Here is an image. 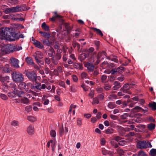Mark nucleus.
I'll use <instances>...</instances> for the list:
<instances>
[{"instance_id":"f257e3e1","label":"nucleus","mask_w":156,"mask_h":156,"mask_svg":"<svg viewBox=\"0 0 156 156\" xmlns=\"http://www.w3.org/2000/svg\"><path fill=\"white\" fill-rule=\"evenodd\" d=\"M6 31L5 33V40L13 41L18 39V34L15 33H11L10 32L11 29L7 27H5Z\"/></svg>"},{"instance_id":"f03ea898","label":"nucleus","mask_w":156,"mask_h":156,"mask_svg":"<svg viewBox=\"0 0 156 156\" xmlns=\"http://www.w3.org/2000/svg\"><path fill=\"white\" fill-rule=\"evenodd\" d=\"M96 60H95L94 55L91 56L89 62L84 63V65L86 67L89 72H91L93 71L94 69V65H97L96 64Z\"/></svg>"},{"instance_id":"7ed1b4c3","label":"nucleus","mask_w":156,"mask_h":156,"mask_svg":"<svg viewBox=\"0 0 156 156\" xmlns=\"http://www.w3.org/2000/svg\"><path fill=\"white\" fill-rule=\"evenodd\" d=\"M12 75L13 80L16 82H21L24 80L23 75L19 72H14L12 73Z\"/></svg>"},{"instance_id":"20e7f679","label":"nucleus","mask_w":156,"mask_h":156,"mask_svg":"<svg viewBox=\"0 0 156 156\" xmlns=\"http://www.w3.org/2000/svg\"><path fill=\"white\" fill-rule=\"evenodd\" d=\"M25 74L30 80L34 82L35 81L36 74L33 71H25Z\"/></svg>"},{"instance_id":"39448f33","label":"nucleus","mask_w":156,"mask_h":156,"mask_svg":"<svg viewBox=\"0 0 156 156\" xmlns=\"http://www.w3.org/2000/svg\"><path fill=\"white\" fill-rule=\"evenodd\" d=\"M13 45L8 44L5 45L2 47L1 50L6 54H9L13 52Z\"/></svg>"},{"instance_id":"423d86ee","label":"nucleus","mask_w":156,"mask_h":156,"mask_svg":"<svg viewBox=\"0 0 156 156\" xmlns=\"http://www.w3.org/2000/svg\"><path fill=\"white\" fill-rule=\"evenodd\" d=\"M134 85V84L133 83H127L123 85L121 90H122L124 93L130 94H131L130 92L128 90Z\"/></svg>"},{"instance_id":"0eeeda50","label":"nucleus","mask_w":156,"mask_h":156,"mask_svg":"<svg viewBox=\"0 0 156 156\" xmlns=\"http://www.w3.org/2000/svg\"><path fill=\"white\" fill-rule=\"evenodd\" d=\"M94 55V59H95V60H96V64H98L99 63L100 61V58L102 56H103V59L105 57H107L106 56V53L105 51H102L101 52H99L98 53L97 57H96V56H94V55Z\"/></svg>"},{"instance_id":"6e6552de","label":"nucleus","mask_w":156,"mask_h":156,"mask_svg":"<svg viewBox=\"0 0 156 156\" xmlns=\"http://www.w3.org/2000/svg\"><path fill=\"white\" fill-rule=\"evenodd\" d=\"M63 27V30L66 31L67 32L71 30V28L69 26V23H62L59 25L60 30L62 29V28Z\"/></svg>"},{"instance_id":"1a4fd4ad","label":"nucleus","mask_w":156,"mask_h":156,"mask_svg":"<svg viewBox=\"0 0 156 156\" xmlns=\"http://www.w3.org/2000/svg\"><path fill=\"white\" fill-rule=\"evenodd\" d=\"M23 6H16V7L10 8L11 12H15L21 11L22 10H25L26 9L25 8H23Z\"/></svg>"},{"instance_id":"9d476101","label":"nucleus","mask_w":156,"mask_h":156,"mask_svg":"<svg viewBox=\"0 0 156 156\" xmlns=\"http://www.w3.org/2000/svg\"><path fill=\"white\" fill-rule=\"evenodd\" d=\"M11 63V65L16 68H18L19 67L18 65L19 61L15 58H12L10 59Z\"/></svg>"},{"instance_id":"9b49d317","label":"nucleus","mask_w":156,"mask_h":156,"mask_svg":"<svg viewBox=\"0 0 156 156\" xmlns=\"http://www.w3.org/2000/svg\"><path fill=\"white\" fill-rule=\"evenodd\" d=\"M13 17V18L15 20L17 21H23L24 19L22 17H21V16L23 15L22 14L16 13L15 14L12 15Z\"/></svg>"},{"instance_id":"f8f14e48","label":"nucleus","mask_w":156,"mask_h":156,"mask_svg":"<svg viewBox=\"0 0 156 156\" xmlns=\"http://www.w3.org/2000/svg\"><path fill=\"white\" fill-rule=\"evenodd\" d=\"M137 147L140 148H146V141L143 140L139 141L137 144Z\"/></svg>"},{"instance_id":"ddd939ff","label":"nucleus","mask_w":156,"mask_h":156,"mask_svg":"<svg viewBox=\"0 0 156 156\" xmlns=\"http://www.w3.org/2000/svg\"><path fill=\"white\" fill-rule=\"evenodd\" d=\"M33 41H34L33 44L36 47L40 49H42L44 48L43 45L40 42L35 40H33Z\"/></svg>"},{"instance_id":"4468645a","label":"nucleus","mask_w":156,"mask_h":156,"mask_svg":"<svg viewBox=\"0 0 156 156\" xmlns=\"http://www.w3.org/2000/svg\"><path fill=\"white\" fill-rule=\"evenodd\" d=\"M46 85L45 84H42L41 85L40 83H37V85H35L36 89L41 90V89H44L46 87Z\"/></svg>"},{"instance_id":"2eb2a0df","label":"nucleus","mask_w":156,"mask_h":156,"mask_svg":"<svg viewBox=\"0 0 156 156\" xmlns=\"http://www.w3.org/2000/svg\"><path fill=\"white\" fill-rule=\"evenodd\" d=\"M4 72L5 73H9L11 70L10 67L8 64H6L2 68Z\"/></svg>"},{"instance_id":"dca6fc26","label":"nucleus","mask_w":156,"mask_h":156,"mask_svg":"<svg viewBox=\"0 0 156 156\" xmlns=\"http://www.w3.org/2000/svg\"><path fill=\"white\" fill-rule=\"evenodd\" d=\"M27 132L30 135H32L34 132V128L32 125L29 126L27 129Z\"/></svg>"},{"instance_id":"f3484780","label":"nucleus","mask_w":156,"mask_h":156,"mask_svg":"<svg viewBox=\"0 0 156 156\" xmlns=\"http://www.w3.org/2000/svg\"><path fill=\"white\" fill-rule=\"evenodd\" d=\"M57 53L55 55L54 58L57 60H59L61 58L62 55L61 53L62 51V50L61 49H58L57 50Z\"/></svg>"},{"instance_id":"a211bd4d","label":"nucleus","mask_w":156,"mask_h":156,"mask_svg":"<svg viewBox=\"0 0 156 156\" xmlns=\"http://www.w3.org/2000/svg\"><path fill=\"white\" fill-rule=\"evenodd\" d=\"M48 96L44 95H43L42 98V100L43 104L44 105H48L50 101L48 98Z\"/></svg>"},{"instance_id":"6ab92c4d","label":"nucleus","mask_w":156,"mask_h":156,"mask_svg":"<svg viewBox=\"0 0 156 156\" xmlns=\"http://www.w3.org/2000/svg\"><path fill=\"white\" fill-rule=\"evenodd\" d=\"M113 84L114 86L112 87L113 90H116L118 89L121 87L120 83L118 81H115L114 82Z\"/></svg>"},{"instance_id":"aec40b11","label":"nucleus","mask_w":156,"mask_h":156,"mask_svg":"<svg viewBox=\"0 0 156 156\" xmlns=\"http://www.w3.org/2000/svg\"><path fill=\"white\" fill-rule=\"evenodd\" d=\"M107 58L112 61L116 63H118V60L117 59V57L115 55H111L110 56H108Z\"/></svg>"},{"instance_id":"412c9836","label":"nucleus","mask_w":156,"mask_h":156,"mask_svg":"<svg viewBox=\"0 0 156 156\" xmlns=\"http://www.w3.org/2000/svg\"><path fill=\"white\" fill-rule=\"evenodd\" d=\"M43 56V54L42 52L41 51H37L35 53V54L34 55V56L35 58V57L41 59L42 58Z\"/></svg>"},{"instance_id":"4be33fe9","label":"nucleus","mask_w":156,"mask_h":156,"mask_svg":"<svg viewBox=\"0 0 156 156\" xmlns=\"http://www.w3.org/2000/svg\"><path fill=\"white\" fill-rule=\"evenodd\" d=\"M55 52L54 49L52 48H51L49 49L48 51L49 56L51 58L53 57V55H54Z\"/></svg>"},{"instance_id":"5701e85b","label":"nucleus","mask_w":156,"mask_h":156,"mask_svg":"<svg viewBox=\"0 0 156 156\" xmlns=\"http://www.w3.org/2000/svg\"><path fill=\"white\" fill-rule=\"evenodd\" d=\"M16 94L18 97H23L25 94V92L21 90H16Z\"/></svg>"},{"instance_id":"b1692460","label":"nucleus","mask_w":156,"mask_h":156,"mask_svg":"<svg viewBox=\"0 0 156 156\" xmlns=\"http://www.w3.org/2000/svg\"><path fill=\"white\" fill-rule=\"evenodd\" d=\"M9 80V77L8 76H4L0 75V81L2 82L6 81Z\"/></svg>"},{"instance_id":"393cba45","label":"nucleus","mask_w":156,"mask_h":156,"mask_svg":"<svg viewBox=\"0 0 156 156\" xmlns=\"http://www.w3.org/2000/svg\"><path fill=\"white\" fill-rule=\"evenodd\" d=\"M141 110H142V108L138 106H136L132 109V111L133 112H143V111H142Z\"/></svg>"},{"instance_id":"a878e982","label":"nucleus","mask_w":156,"mask_h":156,"mask_svg":"<svg viewBox=\"0 0 156 156\" xmlns=\"http://www.w3.org/2000/svg\"><path fill=\"white\" fill-rule=\"evenodd\" d=\"M8 96L11 98L16 97V93L15 90H13L12 91L9 92L8 94Z\"/></svg>"},{"instance_id":"bb28decb","label":"nucleus","mask_w":156,"mask_h":156,"mask_svg":"<svg viewBox=\"0 0 156 156\" xmlns=\"http://www.w3.org/2000/svg\"><path fill=\"white\" fill-rule=\"evenodd\" d=\"M55 16H53L51 18V20L53 21H55V18H61L62 17L61 16L57 14V12H54Z\"/></svg>"},{"instance_id":"cd10ccee","label":"nucleus","mask_w":156,"mask_h":156,"mask_svg":"<svg viewBox=\"0 0 156 156\" xmlns=\"http://www.w3.org/2000/svg\"><path fill=\"white\" fill-rule=\"evenodd\" d=\"M73 66L75 68L79 69H82L83 68L82 64L79 63L75 62L73 64Z\"/></svg>"},{"instance_id":"c85d7f7f","label":"nucleus","mask_w":156,"mask_h":156,"mask_svg":"<svg viewBox=\"0 0 156 156\" xmlns=\"http://www.w3.org/2000/svg\"><path fill=\"white\" fill-rule=\"evenodd\" d=\"M41 27L45 31H48L49 30V26L47 25L45 22H43L42 24Z\"/></svg>"},{"instance_id":"c756f323","label":"nucleus","mask_w":156,"mask_h":156,"mask_svg":"<svg viewBox=\"0 0 156 156\" xmlns=\"http://www.w3.org/2000/svg\"><path fill=\"white\" fill-rule=\"evenodd\" d=\"M89 55V54H86L84 53H83L81 54L79 56L80 61H82L83 60L85 59Z\"/></svg>"},{"instance_id":"7c9ffc66","label":"nucleus","mask_w":156,"mask_h":156,"mask_svg":"<svg viewBox=\"0 0 156 156\" xmlns=\"http://www.w3.org/2000/svg\"><path fill=\"white\" fill-rule=\"evenodd\" d=\"M43 43L48 46H50L51 44V42L48 39H44L42 40Z\"/></svg>"},{"instance_id":"2f4dec72","label":"nucleus","mask_w":156,"mask_h":156,"mask_svg":"<svg viewBox=\"0 0 156 156\" xmlns=\"http://www.w3.org/2000/svg\"><path fill=\"white\" fill-rule=\"evenodd\" d=\"M92 29L94 31L96 32L99 35L101 36H103V34L100 30L94 27L92 28Z\"/></svg>"},{"instance_id":"473e14b6","label":"nucleus","mask_w":156,"mask_h":156,"mask_svg":"<svg viewBox=\"0 0 156 156\" xmlns=\"http://www.w3.org/2000/svg\"><path fill=\"white\" fill-rule=\"evenodd\" d=\"M19 100L20 101H21L24 104H27L29 102V99L25 97L21 98V99H19Z\"/></svg>"},{"instance_id":"72a5a7b5","label":"nucleus","mask_w":156,"mask_h":156,"mask_svg":"<svg viewBox=\"0 0 156 156\" xmlns=\"http://www.w3.org/2000/svg\"><path fill=\"white\" fill-rule=\"evenodd\" d=\"M13 51H19L22 49V47L19 45H13Z\"/></svg>"},{"instance_id":"f704fd0d","label":"nucleus","mask_w":156,"mask_h":156,"mask_svg":"<svg viewBox=\"0 0 156 156\" xmlns=\"http://www.w3.org/2000/svg\"><path fill=\"white\" fill-rule=\"evenodd\" d=\"M25 60L26 61L27 63L29 65H30L34 64V63L32 59L30 57H27L25 58Z\"/></svg>"},{"instance_id":"c9c22d12","label":"nucleus","mask_w":156,"mask_h":156,"mask_svg":"<svg viewBox=\"0 0 156 156\" xmlns=\"http://www.w3.org/2000/svg\"><path fill=\"white\" fill-rule=\"evenodd\" d=\"M39 33L44 37L48 38H49L50 36V35L49 33H47L46 32L40 31Z\"/></svg>"},{"instance_id":"e433bc0d","label":"nucleus","mask_w":156,"mask_h":156,"mask_svg":"<svg viewBox=\"0 0 156 156\" xmlns=\"http://www.w3.org/2000/svg\"><path fill=\"white\" fill-rule=\"evenodd\" d=\"M149 106L152 110H156V103L155 102H153L152 103H150Z\"/></svg>"},{"instance_id":"4c0bfd02","label":"nucleus","mask_w":156,"mask_h":156,"mask_svg":"<svg viewBox=\"0 0 156 156\" xmlns=\"http://www.w3.org/2000/svg\"><path fill=\"white\" fill-rule=\"evenodd\" d=\"M19 84L18 87L20 89H23L25 88L26 87V84L24 82H21Z\"/></svg>"},{"instance_id":"58836bf2","label":"nucleus","mask_w":156,"mask_h":156,"mask_svg":"<svg viewBox=\"0 0 156 156\" xmlns=\"http://www.w3.org/2000/svg\"><path fill=\"white\" fill-rule=\"evenodd\" d=\"M70 91L71 92L75 93L77 91V88L76 86L74 85H73L70 87Z\"/></svg>"},{"instance_id":"ea45409f","label":"nucleus","mask_w":156,"mask_h":156,"mask_svg":"<svg viewBox=\"0 0 156 156\" xmlns=\"http://www.w3.org/2000/svg\"><path fill=\"white\" fill-rule=\"evenodd\" d=\"M50 135L51 137L54 138V139H55L56 135V133L55 130H51L50 131Z\"/></svg>"},{"instance_id":"a19ab883","label":"nucleus","mask_w":156,"mask_h":156,"mask_svg":"<svg viewBox=\"0 0 156 156\" xmlns=\"http://www.w3.org/2000/svg\"><path fill=\"white\" fill-rule=\"evenodd\" d=\"M27 119V120L32 122H34L36 120V118L33 116H28Z\"/></svg>"},{"instance_id":"79ce46f5","label":"nucleus","mask_w":156,"mask_h":156,"mask_svg":"<svg viewBox=\"0 0 156 156\" xmlns=\"http://www.w3.org/2000/svg\"><path fill=\"white\" fill-rule=\"evenodd\" d=\"M9 87L11 88L12 89H14V90H16V86L14 83H11L9 85Z\"/></svg>"},{"instance_id":"37998d69","label":"nucleus","mask_w":156,"mask_h":156,"mask_svg":"<svg viewBox=\"0 0 156 156\" xmlns=\"http://www.w3.org/2000/svg\"><path fill=\"white\" fill-rule=\"evenodd\" d=\"M116 152L117 154H119L120 156L123 155L124 153L123 150L119 148H118L116 150Z\"/></svg>"},{"instance_id":"c03bdc74","label":"nucleus","mask_w":156,"mask_h":156,"mask_svg":"<svg viewBox=\"0 0 156 156\" xmlns=\"http://www.w3.org/2000/svg\"><path fill=\"white\" fill-rule=\"evenodd\" d=\"M108 106L110 109H113L115 108V103L112 102H110L108 103Z\"/></svg>"},{"instance_id":"a18cd8bd","label":"nucleus","mask_w":156,"mask_h":156,"mask_svg":"<svg viewBox=\"0 0 156 156\" xmlns=\"http://www.w3.org/2000/svg\"><path fill=\"white\" fill-rule=\"evenodd\" d=\"M114 130L113 129L109 128L107 129L105 131V133L107 134H111L113 133Z\"/></svg>"},{"instance_id":"49530a36","label":"nucleus","mask_w":156,"mask_h":156,"mask_svg":"<svg viewBox=\"0 0 156 156\" xmlns=\"http://www.w3.org/2000/svg\"><path fill=\"white\" fill-rule=\"evenodd\" d=\"M125 68L122 66H120L116 69L117 73H120L124 70Z\"/></svg>"},{"instance_id":"de8ad7c7","label":"nucleus","mask_w":156,"mask_h":156,"mask_svg":"<svg viewBox=\"0 0 156 156\" xmlns=\"http://www.w3.org/2000/svg\"><path fill=\"white\" fill-rule=\"evenodd\" d=\"M108 98L109 99L112 100L113 99H116L117 98V96L115 94H112L110 95Z\"/></svg>"},{"instance_id":"09e8293b","label":"nucleus","mask_w":156,"mask_h":156,"mask_svg":"<svg viewBox=\"0 0 156 156\" xmlns=\"http://www.w3.org/2000/svg\"><path fill=\"white\" fill-rule=\"evenodd\" d=\"M134 126L131 125L129 126V127H127L125 128V131H130L131 130H133L134 128Z\"/></svg>"},{"instance_id":"8fccbe9b","label":"nucleus","mask_w":156,"mask_h":156,"mask_svg":"<svg viewBox=\"0 0 156 156\" xmlns=\"http://www.w3.org/2000/svg\"><path fill=\"white\" fill-rule=\"evenodd\" d=\"M107 76L105 75H102L101 76V79L102 82L105 83H106L107 81L106 79H107Z\"/></svg>"},{"instance_id":"3c124183","label":"nucleus","mask_w":156,"mask_h":156,"mask_svg":"<svg viewBox=\"0 0 156 156\" xmlns=\"http://www.w3.org/2000/svg\"><path fill=\"white\" fill-rule=\"evenodd\" d=\"M81 78L82 79L87 78V73L85 72H82L81 75Z\"/></svg>"},{"instance_id":"603ef678","label":"nucleus","mask_w":156,"mask_h":156,"mask_svg":"<svg viewBox=\"0 0 156 156\" xmlns=\"http://www.w3.org/2000/svg\"><path fill=\"white\" fill-rule=\"evenodd\" d=\"M150 153L151 155L152 156H156V149H152L151 150Z\"/></svg>"},{"instance_id":"864d4df0","label":"nucleus","mask_w":156,"mask_h":156,"mask_svg":"<svg viewBox=\"0 0 156 156\" xmlns=\"http://www.w3.org/2000/svg\"><path fill=\"white\" fill-rule=\"evenodd\" d=\"M104 89L106 90H109L111 88V85L108 84H105L104 86Z\"/></svg>"},{"instance_id":"5fc2aeb1","label":"nucleus","mask_w":156,"mask_h":156,"mask_svg":"<svg viewBox=\"0 0 156 156\" xmlns=\"http://www.w3.org/2000/svg\"><path fill=\"white\" fill-rule=\"evenodd\" d=\"M0 96L1 98L3 100H6L8 99V97L4 94L1 93Z\"/></svg>"},{"instance_id":"6e6d98bb","label":"nucleus","mask_w":156,"mask_h":156,"mask_svg":"<svg viewBox=\"0 0 156 156\" xmlns=\"http://www.w3.org/2000/svg\"><path fill=\"white\" fill-rule=\"evenodd\" d=\"M55 139L54 141H53L52 140V142H51V147L52 150L53 151H54L55 149Z\"/></svg>"},{"instance_id":"4d7b16f0","label":"nucleus","mask_w":156,"mask_h":156,"mask_svg":"<svg viewBox=\"0 0 156 156\" xmlns=\"http://www.w3.org/2000/svg\"><path fill=\"white\" fill-rule=\"evenodd\" d=\"M27 86L29 88H30L31 89L35 90L36 89L35 85L34 86L31 83H27Z\"/></svg>"},{"instance_id":"13d9d810","label":"nucleus","mask_w":156,"mask_h":156,"mask_svg":"<svg viewBox=\"0 0 156 156\" xmlns=\"http://www.w3.org/2000/svg\"><path fill=\"white\" fill-rule=\"evenodd\" d=\"M155 125L152 123H151L148 125L147 127L149 129L152 130L154 129L155 128Z\"/></svg>"},{"instance_id":"bf43d9fd","label":"nucleus","mask_w":156,"mask_h":156,"mask_svg":"<svg viewBox=\"0 0 156 156\" xmlns=\"http://www.w3.org/2000/svg\"><path fill=\"white\" fill-rule=\"evenodd\" d=\"M127 142L125 140H121L119 142V144L121 146H124L126 144Z\"/></svg>"},{"instance_id":"052dcab7","label":"nucleus","mask_w":156,"mask_h":156,"mask_svg":"<svg viewBox=\"0 0 156 156\" xmlns=\"http://www.w3.org/2000/svg\"><path fill=\"white\" fill-rule=\"evenodd\" d=\"M99 103V101L97 98H93V101L92 103V104H98Z\"/></svg>"},{"instance_id":"680f3d73","label":"nucleus","mask_w":156,"mask_h":156,"mask_svg":"<svg viewBox=\"0 0 156 156\" xmlns=\"http://www.w3.org/2000/svg\"><path fill=\"white\" fill-rule=\"evenodd\" d=\"M35 59L37 62V63L39 65H43L44 62L41 60H39L37 58L35 57Z\"/></svg>"},{"instance_id":"e2e57ef3","label":"nucleus","mask_w":156,"mask_h":156,"mask_svg":"<svg viewBox=\"0 0 156 156\" xmlns=\"http://www.w3.org/2000/svg\"><path fill=\"white\" fill-rule=\"evenodd\" d=\"M32 110V107L30 106H26L25 108V110L27 112H30Z\"/></svg>"},{"instance_id":"0e129e2a","label":"nucleus","mask_w":156,"mask_h":156,"mask_svg":"<svg viewBox=\"0 0 156 156\" xmlns=\"http://www.w3.org/2000/svg\"><path fill=\"white\" fill-rule=\"evenodd\" d=\"M73 81L75 82H77L78 81V78L75 75H73L72 76Z\"/></svg>"},{"instance_id":"69168bd1","label":"nucleus","mask_w":156,"mask_h":156,"mask_svg":"<svg viewBox=\"0 0 156 156\" xmlns=\"http://www.w3.org/2000/svg\"><path fill=\"white\" fill-rule=\"evenodd\" d=\"M138 156H146L145 153L142 151H140L138 152Z\"/></svg>"},{"instance_id":"338daca9","label":"nucleus","mask_w":156,"mask_h":156,"mask_svg":"<svg viewBox=\"0 0 156 156\" xmlns=\"http://www.w3.org/2000/svg\"><path fill=\"white\" fill-rule=\"evenodd\" d=\"M81 86V87L83 89V90L85 91H87L89 89L88 87L86 86L84 84H82Z\"/></svg>"},{"instance_id":"774afa93","label":"nucleus","mask_w":156,"mask_h":156,"mask_svg":"<svg viewBox=\"0 0 156 156\" xmlns=\"http://www.w3.org/2000/svg\"><path fill=\"white\" fill-rule=\"evenodd\" d=\"M52 60V62L55 65H56L58 63V60H57L54 58V57L52 58H51Z\"/></svg>"}]
</instances>
